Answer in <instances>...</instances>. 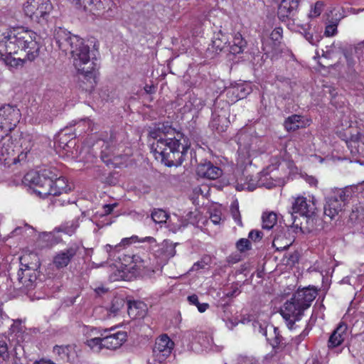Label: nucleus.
Returning <instances> with one entry per match:
<instances>
[{"label": "nucleus", "instance_id": "1", "mask_svg": "<svg viewBox=\"0 0 364 364\" xmlns=\"http://www.w3.org/2000/svg\"><path fill=\"white\" fill-rule=\"evenodd\" d=\"M149 136L155 140L151 149L156 160L168 167L181 165L191 146L187 136L172 127L169 122H159L150 127Z\"/></svg>", "mask_w": 364, "mask_h": 364}, {"label": "nucleus", "instance_id": "2", "mask_svg": "<svg viewBox=\"0 0 364 364\" xmlns=\"http://www.w3.org/2000/svg\"><path fill=\"white\" fill-rule=\"evenodd\" d=\"M54 38L60 50L71 55L79 78L85 85L83 89L90 91L94 89L97 69L96 63L91 60L90 47L80 36L61 27L55 29Z\"/></svg>", "mask_w": 364, "mask_h": 364}, {"label": "nucleus", "instance_id": "3", "mask_svg": "<svg viewBox=\"0 0 364 364\" xmlns=\"http://www.w3.org/2000/svg\"><path fill=\"white\" fill-rule=\"evenodd\" d=\"M36 33L23 28H14L4 33L0 41V60L11 68L22 67L26 61L34 60L39 55L40 46Z\"/></svg>", "mask_w": 364, "mask_h": 364}, {"label": "nucleus", "instance_id": "4", "mask_svg": "<svg viewBox=\"0 0 364 364\" xmlns=\"http://www.w3.org/2000/svg\"><path fill=\"white\" fill-rule=\"evenodd\" d=\"M316 296V289L304 288L298 289L291 299L284 304L280 314L289 329H292L294 323L300 320L304 311L311 306Z\"/></svg>", "mask_w": 364, "mask_h": 364}, {"label": "nucleus", "instance_id": "5", "mask_svg": "<svg viewBox=\"0 0 364 364\" xmlns=\"http://www.w3.org/2000/svg\"><path fill=\"white\" fill-rule=\"evenodd\" d=\"M316 203L314 199L307 200L306 198L299 196L294 200L291 211L288 213L287 220L289 225L303 231V220L306 223L313 221L316 215Z\"/></svg>", "mask_w": 364, "mask_h": 364}, {"label": "nucleus", "instance_id": "6", "mask_svg": "<svg viewBox=\"0 0 364 364\" xmlns=\"http://www.w3.org/2000/svg\"><path fill=\"white\" fill-rule=\"evenodd\" d=\"M42 177L47 178L45 181V190L40 192V196L42 198L66 194L70 190L68 188L65 178L61 176L59 171L55 167L45 168Z\"/></svg>", "mask_w": 364, "mask_h": 364}, {"label": "nucleus", "instance_id": "7", "mask_svg": "<svg viewBox=\"0 0 364 364\" xmlns=\"http://www.w3.org/2000/svg\"><path fill=\"white\" fill-rule=\"evenodd\" d=\"M34 259L36 262L31 264V267H28L30 269L20 268L14 277L13 289L14 290L27 294L36 287L40 279H38L39 272L38 271L37 260L36 257Z\"/></svg>", "mask_w": 364, "mask_h": 364}, {"label": "nucleus", "instance_id": "8", "mask_svg": "<svg viewBox=\"0 0 364 364\" xmlns=\"http://www.w3.org/2000/svg\"><path fill=\"white\" fill-rule=\"evenodd\" d=\"M10 139L9 136L0 139V162L8 167L25 161L31 149V146H26L24 150L21 151L18 147L15 150V146L10 142Z\"/></svg>", "mask_w": 364, "mask_h": 364}, {"label": "nucleus", "instance_id": "9", "mask_svg": "<svg viewBox=\"0 0 364 364\" xmlns=\"http://www.w3.org/2000/svg\"><path fill=\"white\" fill-rule=\"evenodd\" d=\"M21 116L19 109L15 105L7 104L0 107V139L9 136L20 122Z\"/></svg>", "mask_w": 364, "mask_h": 364}, {"label": "nucleus", "instance_id": "10", "mask_svg": "<svg viewBox=\"0 0 364 364\" xmlns=\"http://www.w3.org/2000/svg\"><path fill=\"white\" fill-rule=\"evenodd\" d=\"M347 193L346 190L338 189L325 198L323 213L326 216L333 220L338 215L348 200Z\"/></svg>", "mask_w": 364, "mask_h": 364}, {"label": "nucleus", "instance_id": "11", "mask_svg": "<svg viewBox=\"0 0 364 364\" xmlns=\"http://www.w3.org/2000/svg\"><path fill=\"white\" fill-rule=\"evenodd\" d=\"M52 9L50 0H28L23 7L26 15L36 20L44 18Z\"/></svg>", "mask_w": 364, "mask_h": 364}, {"label": "nucleus", "instance_id": "12", "mask_svg": "<svg viewBox=\"0 0 364 364\" xmlns=\"http://www.w3.org/2000/svg\"><path fill=\"white\" fill-rule=\"evenodd\" d=\"M174 343L166 334L156 338L153 348L154 360L159 363H163L168 358L173 349Z\"/></svg>", "mask_w": 364, "mask_h": 364}, {"label": "nucleus", "instance_id": "13", "mask_svg": "<svg viewBox=\"0 0 364 364\" xmlns=\"http://www.w3.org/2000/svg\"><path fill=\"white\" fill-rule=\"evenodd\" d=\"M118 138L117 133L111 131L109 136L103 140L104 144L102 146L100 157L107 166L114 164V160L117 157L114 150L118 142Z\"/></svg>", "mask_w": 364, "mask_h": 364}, {"label": "nucleus", "instance_id": "14", "mask_svg": "<svg viewBox=\"0 0 364 364\" xmlns=\"http://www.w3.org/2000/svg\"><path fill=\"white\" fill-rule=\"evenodd\" d=\"M112 328L103 329L100 333L102 336V346L107 349L115 350L119 348L127 340V333L125 331H118L117 333L108 334L112 331Z\"/></svg>", "mask_w": 364, "mask_h": 364}, {"label": "nucleus", "instance_id": "15", "mask_svg": "<svg viewBox=\"0 0 364 364\" xmlns=\"http://www.w3.org/2000/svg\"><path fill=\"white\" fill-rule=\"evenodd\" d=\"M78 9L96 14L105 9L108 0H68Z\"/></svg>", "mask_w": 364, "mask_h": 364}, {"label": "nucleus", "instance_id": "16", "mask_svg": "<svg viewBox=\"0 0 364 364\" xmlns=\"http://www.w3.org/2000/svg\"><path fill=\"white\" fill-rule=\"evenodd\" d=\"M78 250V246L75 245L60 251L53 257V264L57 269L67 267L76 255Z\"/></svg>", "mask_w": 364, "mask_h": 364}, {"label": "nucleus", "instance_id": "17", "mask_svg": "<svg viewBox=\"0 0 364 364\" xmlns=\"http://www.w3.org/2000/svg\"><path fill=\"white\" fill-rule=\"evenodd\" d=\"M300 1L301 0H282L278 7V18L285 21L294 16L297 13Z\"/></svg>", "mask_w": 364, "mask_h": 364}, {"label": "nucleus", "instance_id": "18", "mask_svg": "<svg viewBox=\"0 0 364 364\" xmlns=\"http://www.w3.org/2000/svg\"><path fill=\"white\" fill-rule=\"evenodd\" d=\"M45 168L41 169L38 172L30 171L23 178L24 183L34 188V191L39 196L40 192L45 190V181L47 178L42 177Z\"/></svg>", "mask_w": 364, "mask_h": 364}, {"label": "nucleus", "instance_id": "19", "mask_svg": "<svg viewBox=\"0 0 364 364\" xmlns=\"http://www.w3.org/2000/svg\"><path fill=\"white\" fill-rule=\"evenodd\" d=\"M196 172L198 176L210 180L217 179L223 174V171L210 161L199 164Z\"/></svg>", "mask_w": 364, "mask_h": 364}, {"label": "nucleus", "instance_id": "20", "mask_svg": "<svg viewBox=\"0 0 364 364\" xmlns=\"http://www.w3.org/2000/svg\"><path fill=\"white\" fill-rule=\"evenodd\" d=\"M260 332L264 336L273 348L283 347V337L280 335L278 328L268 325L265 328L260 326Z\"/></svg>", "mask_w": 364, "mask_h": 364}, {"label": "nucleus", "instance_id": "21", "mask_svg": "<svg viewBox=\"0 0 364 364\" xmlns=\"http://www.w3.org/2000/svg\"><path fill=\"white\" fill-rule=\"evenodd\" d=\"M127 313L131 318H144L147 312L146 304L141 301H129L127 303Z\"/></svg>", "mask_w": 364, "mask_h": 364}, {"label": "nucleus", "instance_id": "22", "mask_svg": "<svg viewBox=\"0 0 364 364\" xmlns=\"http://www.w3.org/2000/svg\"><path fill=\"white\" fill-rule=\"evenodd\" d=\"M346 330V324L340 323L329 337L328 348H335L340 346L344 341Z\"/></svg>", "mask_w": 364, "mask_h": 364}, {"label": "nucleus", "instance_id": "23", "mask_svg": "<svg viewBox=\"0 0 364 364\" xmlns=\"http://www.w3.org/2000/svg\"><path fill=\"white\" fill-rule=\"evenodd\" d=\"M284 125L285 129L289 132L296 131L305 126L304 122L302 120V117L299 114H293L289 117L284 121Z\"/></svg>", "mask_w": 364, "mask_h": 364}, {"label": "nucleus", "instance_id": "24", "mask_svg": "<svg viewBox=\"0 0 364 364\" xmlns=\"http://www.w3.org/2000/svg\"><path fill=\"white\" fill-rule=\"evenodd\" d=\"M246 46V41L240 33H237L233 38V44L230 47V52L233 55L242 53Z\"/></svg>", "mask_w": 364, "mask_h": 364}, {"label": "nucleus", "instance_id": "25", "mask_svg": "<svg viewBox=\"0 0 364 364\" xmlns=\"http://www.w3.org/2000/svg\"><path fill=\"white\" fill-rule=\"evenodd\" d=\"M291 245V240L286 237L284 234L277 235L272 242V245L278 251L287 249Z\"/></svg>", "mask_w": 364, "mask_h": 364}, {"label": "nucleus", "instance_id": "26", "mask_svg": "<svg viewBox=\"0 0 364 364\" xmlns=\"http://www.w3.org/2000/svg\"><path fill=\"white\" fill-rule=\"evenodd\" d=\"M34 257H36V258L37 264H38L37 266H38V269L41 267L40 259H39L38 255L36 253H33V252L24 254L23 256H21L20 257V262H21V269H30L28 267H31V264H33L34 262H36Z\"/></svg>", "mask_w": 364, "mask_h": 364}, {"label": "nucleus", "instance_id": "27", "mask_svg": "<svg viewBox=\"0 0 364 364\" xmlns=\"http://www.w3.org/2000/svg\"><path fill=\"white\" fill-rule=\"evenodd\" d=\"M225 122H226L225 117L213 113L209 126L212 129L216 130L218 132H223L225 129Z\"/></svg>", "mask_w": 364, "mask_h": 364}, {"label": "nucleus", "instance_id": "28", "mask_svg": "<svg viewBox=\"0 0 364 364\" xmlns=\"http://www.w3.org/2000/svg\"><path fill=\"white\" fill-rule=\"evenodd\" d=\"M227 33V32H224L220 29L218 33V36L220 35V36L215 37L213 40V47L215 48L216 50L222 51L226 47L228 42Z\"/></svg>", "mask_w": 364, "mask_h": 364}, {"label": "nucleus", "instance_id": "29", "mask_svg": "<svg viewBox=\"0 0 364 364\" xmlns=\"http://www.w3.org/2000/svg\"><path fill=\"white\" fill-rule=\"evenodd\" d=\"M262 228L271 230L277 223V215L274 212L264 213L262 217Z\"/></svg>", "mask_w": 364, "mask_h": 364}, {"label": "nucleus", "instance_id": "30", "mask_svg": "<svg viewBox=\"0 0 364 364\" xmlns=\"http://www.w3.org/2000/svg\"><path fill=\"white\" fill-rule=\"evenodd\" d=\"M364 215V207L361 203H357L353 205L350 215L349 220L352 223H355L358 220H360L363 218Z\"/></svg>", "mask_w": 364, "mask_h": 364}, {"label": "nucleus", "instance_id": "31", "mask_svg": "<svg viewBox=\"0 0 364 364\" xmlns=\"http://www.w3.org/2000/svg\"><path fill=\"white\" fill-rule=\"evenodd\" d=\"M176 244L168 241H164L161 248V254L165 258L169 259L176 255Z\"/></svg>", "mask_w": 364, "mask_h": 364}, {"label": "nucleus", "instance_id": "32", "mask_svg": "<svg viewBox=\"0 0 364 364\" xmlns=\"http://www.w3.org/2000/svg\"><path fill=\"white\" fill-rule=\"evenodd\" d=\"M151 218L156 223H164L168 220L169 215L162 209H154L151 213Z\"/></svg>", "mask_w": 364, "mask_h": 364}, {"label": "nucleus", "instance_id": "33", "mask_svg": "<svg viewBox=\"0 0 364 364\" xmlns=\"http://www.w3.org/2000/svg\"><path fill=\"white\" fill-rule=\"evenodd\" d=\"M13 277H10L6 274H0V291H9L13 288Z\"/></svg>", "mask_w": 364, "mask_h": 364}, {"label": "nucleus", "instance_id": "34", "mask_svg": "<svg viewBox=\"0 0 364 364\" xmlns=\"http://www.w3.org/2000/svg\"><path fill=\"white\" fill-rule=\"evenodd\" d=\"M212 262V258L210 255H204L201 257L200 261L194 263L191 267V271H198L199 269H203L206 267V266H209Z\"/></svg>", "mask_w": 364, "mask_h": 364}, {"label": "nucleus", "instance_id": "35", "mask_svg": "<svg viewBox=\"0 0 364 364\" xmlns=\"http://www.w3.org/2000/svg\"><path fill=\"white\" fill-rule=\"evenodd\" d=\"M127 302L124 299L119 297H115L112 301V306L110 307V312L115 316L118 312L127 304Z\"/></svg>", "mask_w": 364, "mask_h": 364}, {"label": "nucleus", "instance_id": "36", "mask_svg": "<svg viewBox=\"0 0 364 364\" xmlns=\"http://www.w3.org/2000/svg\"><path fill=\"white\" fill-rule=\"evenodd\" d=\"M132 258V262L134 263V266L138 269H140L141 267L148 268V257L146 256L133 255Z\"/></svg>", "mask_w": 364, "mask_h": 364}, {"label": "nucleus", "instance_id": "37", "mask_svg": "<svg viewBox=\"0 0 364 364\" xmlns=\"http://www.w3.org/2000/svg\"><path fill=\"white\" fill-rule=\"evenodd\" d=\"M102 343H104L102 341V336L98 337V338H93L87 340V341H86V344L91 349H95V348H97V350H100L104 348V346H102Z\"/></svg>", "mask_w": 364, "mask_h": 364}, {"label": "nucleus", "instance_id": "38", "mask_svg": "<svg viewBox=\"0 0 364 364\" xmlns=\"http://www.w3.org/2000/svg\"><path fill=\"white\" fill-rule=\"evenodd\" d=\"M0 358L3 360H7L9 358L6 341L1 337H0Z\"/></svg>", "mask_w": 364, "mask_h": 364}, {"label": "nucleus", "instance_id": "39", "mask_svg": "<svg viewBox=\"0 0 364 364\" xmlns=\"http://www.w3.org/2000/svg\"><path fill=\"white\" fill-rule=\"evenodd\" d=\"M230 210H231V215H232V218H234V220H235V222L240 226H242V223L241 216H240V210H239L238 203H233L231 206Z\"/></svg>", "mask_w": 364, "mask_h": 364}, {"label": "nucleus", "instance_id": "40", "mask_svg": "<svg viewBox=\"0 0 364 364\" xmlns=\"http://www.w3.org/2000/svg\"><path fill=\"white\" fill-rule=\"evenodd\" d=\"M237 249L242 252L251 249V243L248 239L241 238L236 243Z\"/></svg>", "mask_w": 364, "mask_h": 364}, {"label": "nucleus", "instance_id": "41", "mask_svg": "<svg viewBox=\"0 0 364 364\" xmlns=\"http://www.w3.org/2000/svg\"><path fill=\"white\" fill-rule=\"evenodd\" d=\"M136 239V236L132 237H130V238H124V239H122V242H121V243H120V244L117 245H115L114 247H113L112 245H105V248L106 251H107L109 254H110L111 251H112L113 249H117V248H118V247H121V245H124H124H128V244L129 243V242H130L131 240L134 241V240H135Z\"/></svg>", "mask_w": 364, "mask_h": 364}, {"label": "nucleus", "instance_id": "42", "mask_svg": "<svg viewBox=\"0 0 364 364\" xmlns=\"http://www.w3.org/2000/svg\"><path fill=\"white\" fill-rule=\"evenodd\" d=\"M323 4L321 1H317L314 5V9L311 10L309 16L311 18L318 16L323 10Z\"/></svg>", "mask_w": 364, "mask_h": 364}, {"label": "nucleus", "instance_id": "43", "mask_svg": "<svg viewBox=\"0 0 364 364\" xmlns=\"http://www.w3.org/2000/svg\"><path fill=\"white\" fill-rule=\"evenodd\" d=\"M337 33V23H332L326 26L324 34L327 37L333 36Z\"/></svg>", "mask_w": 364, "mask_h": 364}, {"label": "nucleus", "instance_id": "44", "mask_svg": "<svg viewBox=\"0 0 364 364\" xmlns=\"http://www.w3.org/2000/svg\"><path fill=\"white\" fill-rule=\"evenodd\" d=\"M282 38V28L280 27L274 28L270 34V38L274 42H279Z\"/></svg>", "mask_w": 364, "mask_h": 364}, {"label": "nucleus", "instance_id": "45", "mask_svg": "<svg viewBox=\"0 0 364 364\" xmlns=\"http://www.w3.org/2000/svg\"><path fill=\"white\" fill-rule=\"evenodd\" d=\"M238 364H259V363L254 358L240 356L238 358Z\"/></svg>", "mask_w": 364, "mask_h": 364}, {"label": "nucleus", "instance_id": "46", "mask_svg": "<svg viewBox=\"0 0 364 364\" xmlns=\"http://www.w3.org/2000/svg\"><path fill=\"white\" fill-rule=\"evenodd\" d=\"M262 232L257 230H251L248 235L249 238L255 242L261 240L262 238Z\"/></svg>", "mask_w": 364, "mask_h": 364}, {"label": "nucleus", "instance_id": "47", "mask_svg": "<svg viewBox=\"0 0 364 364\" xmlns=\"http://www.w3.org/2000/svg\"><path fill=\"white\" fill-rule=\"evenodd\" d=\"M210 220L215 225L219 224L220 220H221V213H220V211H219V210H214L213 213H211L210 215Z\"/></svg>", "mask_w": 364, "mask_h": 364}, {"label": "nucleus", "instance_id": "48", "mask_svg": "<svg viewBox=\"0 0 364 364\" xmlns=\"http://www.w3.org/2000/svg\"><path fill=\"white\" fill-rule=\"evenodd\" d=\"M304 37L312 45H316L319 41L320 38V36L318 35L314 38V35L309 32H305Z\"/></svg>", "mask_w": 364, "mask_h": 364}, {"label": "nucleus", "instance_id": "49", "mask_svg": "<svg viewBox=\"0 0 364 364\" xmlns=\"http://www.w3.org/2000/svg\"><path fill=\"white\" fill-rule=\"evenodd\" d=\"M68 128H65L63 130L61 131V132L60 133V141L61 143H65L66 144V139H64L67 135H69V137H70V139H74L75 138V134H70L68 132Z\"/></svg>", "mask_w": 364, "mask_h": 364}, {"label": "nucleus", "instance_id": "50", "mask_svg": "<svg viewBox=\"0 0 364 364\" xmlns=\"http://www.w3.org/2000/svg\"><path fill=\"white\" fill-rule=\"evenodd\" d=\"M117 203L106 204L103 205L104 212L101 214V216L107 215L110 214L114 208L117 206Z\"/></svg>", "mask_w": 364, "mask_h": 364}, {"label": "nucleus", "instance_id": "51", "mask_svg": "<svg viewBox=\"0 0 364 364\" xmlns=\"http://www.w3.org/2000/svg\"><path fill=\"white\" fill-rule=\"evenodd\" d=\"M232 290L226 294V296L228 297H233L239 294H240L241 291L240 290L239 287H237V284H232L231 286Z\"/></svg>", "mask_w": 364, "mask_h": 364}, {"label": "nucleus", "instance_id": "52", "mask_svg": "<svg viewBox=\"0 0 364 364\" xmlns=\"http://www.w3.org/2000/svg\"><path fill=\"white\" fill-rule=\"evenodd\" d=\"M307 334L308 332L304 331L299 336L295 337L291 340V344L298 346Z\"/></svg>", "mask_w": 364, "mask_h": 364}, {"label": "nucleus", "instance_id": "53", "mask_svg": "<svg viewBox=\"0 0 364 364\" xmlns=\"http://www.w3.org/2000/svg\"><path fill=\"white\" fill-rule=\"evenodd\" d=\"M188 301L193 305L198 306L199 304L198 297L196 294H192L188 296Z\"/></svg>", "mask_w": 364, "mask_h": 364}, {"label": "nucleus", "instance_id": "54", "mask_svg": "<svg viewBox=\"0 0 364 364\" xmlns=\"http://www.w3.org/2000/svg\"><path fill=\"white\" fill-rule=\"evenodd\" d=\"M360 139V134L358 132L356 134H352L350 137L349 141H346V144H351L353 142H358Z\"/></svg>", "mask_w": 364, "mask_h": 364}, {"label": "nucleus", "instance_id": "55", "mask_svg": "<svg viewBox=\"0 0 364 364\" xmlns=\"http://www.w3.org/2000/svg\"><path fill=\"white\" fill-rule=\"evenodd\" d=\"M208 306H209V305L207 303H203V304L199 303V304L197 306V308L200 312L203 313L207 310Z\"/></svg>", "mask_w": 364, "mask_h": 364}, {"label": "nucleus", "instance_id": "56", "mask_svg": "<svg viewBox=\"0 0 364 364\" xmlns=\"http://www.w3.org/2000/svg\"><path fill=\"white\" fill-rule=\"evenodd\" d=\"M203 103L201 102L200 100L195 99L194 102H193V106L196 109H200L203 106Z\"/></svg>", "mask_w": 364, "mask_h": 364}, {"label": "nucleus", "instance_id": "57", "mask_svg": "<svg viewBox=\"0 0 364 364\" xmlns=\"http://www.w3.org/2000/svg\"><path fill=\"white\" fill-rule=\"evenodd\" d=\"M144 90L147 93L151 94L154 92L155 87L153 85H146Z\"/></svg>", "mask_w": 364, "mask_h": 364}, {"label": "nucleus", "instance_id": "58", "mask_svg": "<svg viewBox=\"0 0 364 364\" xmlns=\"http://www.w3.org/2000/svg\"><path fill=\"white\" fill-rule=\"evenodd\" d=\"M280 183V181H277V180H274L273 181L269 183L267 185V187L268 188H270L273 186H276L277 185H279Z\"/></svg>", "mask_w": 364, "mask_h": 364}, {"label": "nucleus", "instance_id": "59", "mask_svg": "<svg viewBox=\"0 0 364 364\" xmlns=\"http://www.w3.org/2000/svg\"><path fill=\"white\" fill-rule=\"evenodd\" d=\"M346 58L347 60V62H348V65L350 67V68H352L354 65V61L352 59V58L349 57L348 55H346Z\"/></svg>", "mask_w": 364, "mask_h": 364}, {"label": "nucleus", "instance_id": "60", "mask_svg": "<svg viewBox=\"0 0 364 364\" xmlns=\"http://www.w3.org/2000/svg\"><path fill=\"white\" fill-rule=\"evenodd\" d=\"M331 54V51L327 48V50L325 51L322 50V56L324 58H330Z\"/></svg>", "mask_w": 364, "mask_h": 364}, {"label": "nucleus", "instance_id": "61", "mask_svg": "<svg viewBox=\"0 0 364 364\" xmlns=\"http://www.w3.org/2000/svg\"><path fill=\"white\" fill-rule=\"evenodd\" d=\"M240 258L237 257H229L228 259V262L236 263L239 262Z\"/></svg>", "mask_w": 364, "mask_h": 364}, {"label": "nucleus", "instance_id": "62", "mask_svg": "<svg viewBox=\"0 0 364 364\" xmlns=\"http://www.w3.org/2000/svg\"><path fill=\"white\" fill-rule=\"evenodd\" d=\"M34 364H55L50 360H41L40 361L36 362Z\"/></svg>", "mask_w": 364, "mask_h": 364}, {"label": "nucleus", "instance_id": "63", "mask_svg": "<svg viewBox=\"0 0 364 364\" xmlns=\"http://www.w3.org/2000/svg\"><path fill=\"white\" fill-rule=\"evenodd\" d=\"M144 241H147L149 242H155V239L152 237H146L144 238L143 240H141V242H144Z\"/></svg>", "mask_w": 364, "mask_h": 364}]
</instances>
